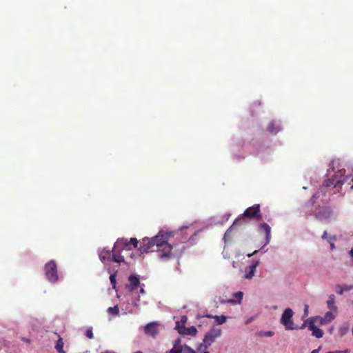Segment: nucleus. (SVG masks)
<instances>
[{
    "instance_id": "17",
    "label": "nucleus",
    "mask_w": 353,
    "mask_h": 353,
    "mask_svg": "<svg viewBox=\"0 0 353 353\" xmlns=\"http://www.w3.org/2000/svg\"><path fill=\"white\" fill-rule=\"evenodd\" d=\"M327 308L333 312L337 311V307L335 305V296L334 294L329 296V299L327 301Z\"/></svg>"
},
{
    "instance_id": "11",
    "label": "nucleus",
    "mask_w": 353,
    "mask_h": 353,
    "mask_svg": "<svg viewBox=\"0 0 353 353\" xmlns=\"http://www.w3.org/2000/svg\"><path fill=\"white\" fill-rule=\"evenodd\" d=\"M123 252V251H122L121 250H120L119 248H116L115 245H114L112 249V260L114 262H116L118 263H121L122 262L125 263L124 255L122 254Z\"/></svg>"
},
{
    "instance_id": "42",
    "label": "nucleus",
    "mask_w": 353,
    "mask_h": 353,
    "mask_svg": "<svg viewBox=\"0 0 353 353\" xmlns=\"http://www.w3.org/2000/svg\"><path fill=\"white\" fill-rule=\"evenodd\" d=\"M229 302H230V303H236V301L230 300V301H229Z\"/></svg>"
},
{
    "instance_id": "10",
    "label": "nucleus",
    "mask_w": 353,
    "mask_h": 353,
    "mask_svg": "<svg viewBox=\"0 0 353 353\" xmlns=\"http://www.w3.org/2000/svg\"><path fill=\"white\" fill-rule=\"evenodd\" d=\"M159 324L157 322H151L148 323L144 328L145 333L153 338L159 334Z\"/></svg>"
},
{
    "instance_id": "3",
    "label": "nucleus",
    "mask_w": 353,
    "mask_h": 353,
    "mask_svg": "<svg viewBox=\"0 0 353 353\" xmlns=\"http://www.w3.org/2000/svg\"><path fill=\"white\" fill-rule=\"evenodd\" d=\"M345 170L340 169L337 173L332 178L325 180L323 182V186L325 188L333 187L334 188H341L349 179V176H344Z\"/></svg>"
},
{
    "instance_id": "2",
    "label": "nucleus",
    "mask_w": 353,
    "mask_h": 353,
    "mask_svg": "<svg viewBox=\"0 0 353 353\" xmlns=\"http://www.w3.org/2000/svg\"><path fill=\"white\" fill-rule=\"evenodd\" d=\"M221 329L217 327H212L204 336L203 343H201L197 349L198 352L207 351V349L212 345L215 340L221 335Z\"/></svg>"
},
{
    "instance_id": "29",
    "label": "nucleus",
    "mask_w": 353,
    "mask_h": 353,
    "mask_svg": "<svg viewBox=\"0 0 353 353\" xmlns=\"http://www.w3.org/2000/svg\"><path fill=\"white\" fill-rule=\"evenodd\" d=\"M181 346L176 347L175 345L172 350H170L169 353H181Z\"/></svg>"
},
{
    "instance_id": "8",
    "label": "nucleus",
    "mask_w": 353,
    "mask_h": 353,
    "mask_svg": "<svg viewBox=\"0 0 353 353\" xmlns=\"http://www.w3.org/2000/svg\"><path fill=\"white\" fill-rule=\"evenodd\" d=\"M243 216L250 219H256L260 220L261 219V214L260 213V205L254 204V205L248 208L244 211Z\"/></svg>"
},
{
    "instance_id": "20",
    "label": "nucleus",
    "mask_w": 353,
    "mask_h": 353,
    "mask_svg": "<svg viewBox=\"0 0 353 353\" xmlns=\"http://www.w3.org/2000/svg\"><path fill=\"white\" fill-rule=\"evenodd\" d=\"M181 353H196L194 350L185 345L181 347ZM200 353H209L208 351L199 352Z\"/></svg>"
},
{
    "instance_id": "4",
    "label": "nucleus",
    "mask_w": 353,
    "mask_h": 353,
    "mask_svg": "<svg viewBox=\"0 0 353 353\" xmlns=\"http://www.w3.org/2000/svg\"><path fill=\"white\" fill-rule=\"evenodd\" d=\"M293 311L291 308H286L283 312L281 318V323L284 326L286 330H294L299 329L294 325L293 321Z\"/></svg>"
},
{
    "instance_id": "30",
    "label": "nucleus",
    "mask_w": 353,
    "mask_h": 353,
    "mask_svg": "<svg viewBox=\"0 0 353 353\" xmlns=\"http://www.w3.org/2000/svg\"><path fill=\"white\" fill-rule=\"evenodd\" d=\"M346 176H349L350 179L345 183H347L348 185H351L350 188L353 189V176H352V174H349V175H347Z\"/></svg>"
},
{
    "instance_id": "18",
    "label": "nucleus",
    "mask_w": 353,
    "mask_h": 353,
    "mask_svg": "<svg viewBox=\"0 0 353 353\" xmlns=\"http://www.w3.org/2000/svg\"><path fill=\"white\" fill-rule=\"evenodd\" d=\"M63 345L64 343L62 338L59 337L55 345V349L58 353H65V352L63 350Z\"/></svg>"
},
{
    "instance_id": "45",
    "label": "nucleus",
    "mask_w": 353,
    "mask_h": 353,
    "mask_svg": "<svg viewBox=\"0 0 353 353\" xmlns=\"http://www.w3.org/2000/svg\"><path fill=\"white\" fill-rule=\"evenodd\" d=\"M134 353H142V352H141V351H137V352H134Z\"/></svg>"
},
{
    "instance_id": "22",
    "label": "nucleus",
    "mask_w": 353,
    "mask_h": 353,
    "mask_svg": "<svg viewBox=\"0 0 353 353\" xmlns=\"http://www.w3.org/2000/svg\"><path fill=\"white\" fill-rule=\"evenodd\" d=\"M319 197V192L315 193L311 199L306 203L307 207H312L314 203L316 202L317 199Z\"/></svg>"
},
{
    "instance_id": "6",
    "label": "nucleus",
    "mask_w": 353,
    "mask_h": 353,
    "mask_svg": "<svg viewBox=\"0 0 353 353\" xmlns=\"http://www.w3.org/2000/svg\"><path fill=\"white\" fill-rule=\"evenodd\" d=\"M45 274L50 282L54 283L58 281L57 265L54 261L51 260L46 264Z\"/></svg>"
},
{
    "instance_id": "33",
    "label": "nucleus",
    "mask_w": 353,
    "mask_h": 353,
    "mask_svg": "<svg viewBox=\"0 0 353 353\" xmlns=\"http://www.w3.org/2000/svg\"><path fill=\"white\" fill-rule=\"evenodd\" d=\"M188 317L186 316H182L181 318V321L179 322V324L181 323V325H184V324L187 322Z\"/></svg>"
},
{
    "instance_id": "31",
    "label": "nucleus",
    "mask_w": 353,
    "mask_h": 353,
    "mask_svg": "<svg viewBox=\"0 0 353 353\" xmlns=\"http://www.w3.org/2000/svg\"><path fill=\"white\" fill-rule=\"evenodd\" d=\"M110 281L112 287L114 288L116 285V276L114 274H111L110 276Z\"/></svg>"
},
{
    "instance_id": "34",
    "label": "nucleus",
    "mask_w": 353,
    "mask_h": 353,
    "mask_svg": "<svg viewBox=\"0 0 353 353\" xmlns=\"http://www.w3.org/2000/svg\"><path fill=\"white\" fill-rule=\"evenodd\" d=\"M330 236L327 235V231H324L323 235L321 236V238L323 239H326L327 241Z\"/></svg>"
},
{
    "instance_id": "39",
    "label": "nucleus",
    "mask_w": 353,
    "mask_h": 353,
    "mask_svg": "<svg viewBox=\"0 0 353 353\" xmlns=\"http://www.w3.org/2000/svg\"><path fill=\"white\" fill-rule=\"evenodd\" d=\"M321 349V347H319L318 349H315L311 352V353H319V350Z\"/></svg>"
},
{
    "instance_id": "7",
    "label": "nucleus",
    "mask_w": 353,
    "mask_h": 353,
    "mask_svg": "<svg viewBox=\"0 0 353 353\" xmlns=\"http://www.w3.org/2000/svg\"><path fill=\"white\" fill-rule=\"evenodd\" d=\"M307 327L308 329L312 331V335L317 339L322 338L323 336V331L321 329L318 328L314 323H313L312 319L305 320L299 329H304Z\"/></svg>"
},
{
    "instance_id": "14",
    "label": "nucleus",
    "mask_w": 353,
    "mask_h": 353,
    "mask_svg": "<svg viewBox=\"0 0 353 353\" xmlns=\"http://www.w3.org/2000/svg\"><path fill=\"white\" fill-rule=\"evenodd\" d=\"M128 280H129L130 284L128 285V287L130 290V291H133L139 286V283H140L139 279L137 278L136 276L130 275L129 276Z\"/></svg>"
},
{
    "instance_id": "5",
    "label": "nucleus",
    "mask_w": 353,
    "mask_h": 353,
    "mask_svg": "<svg viewBox=\"0 0 353 353\" xmlns=\"http://www.w3.org/2000/svg\"><path fill=\"white\" fill-rule=\"evenodd\" d=\"M138 241L136 238H131L130 240L121 238L119 239L114 244L116 248H119L122 251H132L133 248L137 247Z\"/></svg>"
},
{
    "instance_id": "35",
    "label": "nucleus",
    "mask_w": 353,
    "mask_h": 353,
    "mask_svg": "<svg viewBox=\"0 0 353 353\" xmlns=\"http://www.w3.org/2000/svg\"><path fill=\"white\" fill-rule=\"evenodd\" d=\"M274 335V332L272 331H268L265 332L264 336H272Z\"/></svg>"
},
{
    "instance_id": "37",
    "label": "nucleus",
    "mask_w": 353,
    "mask_h": 353,
    "mask_svg": "<svg viewBox=\"0 0 353 353\" xmlns=\"http://www.w3.org/2000/svg\"><path fill=\"white\" fill-rule=\"evenodd\" d=\"M21 341H23V342L27 343H30L31 341L30 339L26 338V337H21Z\"/></svg>"
},
{
    "instance_id": "19",
    "label": "nucleus",
    "mask_w": 353,
    "mask_h": 353,
    "mask_svg": "<svg viewBox=\"0 0 353 353\" xmlns=\"http://www.w3.org/2000/svg\"><path fill=\"white\" fill-rule=\"evenodd\" d=\"M208 317L209 318H213L215 319L216 322L219 324V325H221L223 323H224L225 321H226V316H224V315H221V316H217V315H215V316H212V315H207Z\"/></svg>"
},
{
    "instance_id": "27",
    "label": "nucleus",
    "mask_w": 353,
    "mask_h": 353,
    "mask_svg": "<svg viewBox=\"0 0 353 353\" xmlns=\"http://www.w3.org/2000/svg\"><path fill=\"white\" fill-rule=\"evenodd\" d=\"M243 292H237L233 294V296L236 299V301L239 303L243 298Z\"/></svg>"
},
{
    "instance_id": "38",
    "label": "nucleus",
    "mask_w": 353,
    "mask_h": 353,
    "mask_svg": "<svg viewBox=\"0 0 353 353\" xmlns=\"http://www.w3.org/2000/svg\"><path fill=\"white\" fill-rule=\"evenodd\" d=\"M349 254L350 255V256L353 259V245H352V249L350 250L349 252Z\"/></svg>"
},
{
    "instance_id": "41",
    "label": "nucleus",
    "mask_w": 353,
    "mask_h": 353,
    "mask_svg": "<svg viewBox=\"0 0 353 353\" xmlns=\"http://www.w3.org/2000/svg\"><path fill=\"white\" fill-rule=\"evenodd\" d=\"M101 353H114V352H112V351H108V350H107V351L103 352H101Z\"/></svg>"
},
{
    "instance_id": "44",
    "label": "nucleus",
    "mask_w": 353,
    "mask_h": 353,
    "mask_svg": "<svg viewBox=\"0 0 353 353\" xmlns=\"http://www.w3.org/2000/svg\"><path fill=\"white\" fill-rule=\"evenodd\" d=\"M343 353H348V350L342 351Z\"/></svg>"
},
{
    "instance_id": "23",
    "label": "nucleus",
    "mask_w": 353,
    "mask_h": 353,
    "mask_svg": "<svg viewBox=\"0 0 353 353\" xmlns=\"http://www.w3.org/2000/svg\"><path fill=\"white\" fill-rule=\"evenodd\" d=\"M108 312L110 314H112L113 316H117L119 313V309L118 305H114V307H110L108 308Z\"/></svg>"
},
{
    "instance_id": "43",
    "label": "nucleus",
    "mask_w": 353,
    "mask_h": 353,
    "mask_svg": "<svg viewBox=\"0 0 353 353\" xmlns=\"http://www.w3.org/2000/svg\"><path fill=\"white\" fill-rule=\"evenodd\" d=\"M256 252H257V251H254V252H253V254H255ZM252 255V254H248V256H251Z\"/></svg>"
},
{
    "instance_id": "15",
    "label": "nucleus",
    "mask_w": 353,
    "mask_h": 353,
    "mask_svg": "<svg viewBox=\"0 0 353 353\" xmlns=\"http://www.w3.org/2000/svg\"><path fill=\"white\" fill-rule=\"evenodd\" d=\"M99 259L103 263L109 262L112 259V255L109 250H103L99 253Z\"/></svg>"
},
{
    "instance_id": "26",
    "label": "nucleus",
    "mask_w": 353,
    "mask_h": 353,
    "mask_svg": "<svg viewBox=\"0 0 353 353\" xmlns=\"http://www.w3.org/2000/svg\"><path fill=\"white\" fill-rule=\"evenodd\" d=\"M353 288V286H351L350 288L345 287V288H343L340 285H337L336 286V293L339 294H342L343 293V291L351 290Z\"/></svg>"
},
{
    "instance_id": "1",
    "label": "nucleus",
    "mask_w": 353,
    "mask_h": 353,
    "mask_svg": "<svg viewBox=\"0 0 353 353\" xmlns=\"http://www.w3.org/2000/svg\"><path fill=\"white\" fill-rule=\"evenodd\" d=\"M173 236V232L161 230L153 238L146 237L143 239L139 249L141 253L157 252L159 259L162 260L169 259L172 256V246L168 243V241Z\"/></svg>"
},
{
    "instance_id": "9",
    "label": "nucleus",
    "mask_w": 353,
    "mask_h": 353,
    "mask_svg": "<svg viewBox=\"0 0 353 353\" xmlns=\"http://www.w3.org/2000/svg\"><path fill=\"white\" fill-rule=\"evenodd\" d=\"M176 328L178 332L181 335L196 336L197 330L194 326L185 327V325H179V323L176 322Z\"/></svg>"
},
{
    "instance_id": "12",
    "label": "nucleus",
    "mask_w": 353,
    "mask_h": 353,
    "mask_svg": "<svg viewBox=\"0 0 353 353\" xmlns=\"http://www.w3.org/2000/svg\"><path fill=\"white\" fill-rule=\"evenodd\" d=\"M259 230L265 234V244L269 243L271 239V228L266 223H261L259 225Z\"/></svg>"
},
{
    "instance_id": "40",
    "label": "nucleus",
    "mask_w": 353,
    "mask_h": 353,
    "mask_svg": "<svg viewBox=\"0 0 353 353\" xmlns=\"http://www.w3.org/2000/svg\"><path fill=\"white\" fill-rule=\"evenodd\" d=\"M327 353H343V352L341 351H334V352H328Z\"/></svg>"
},
{
    "instance_id": "21",
    "label": "nucleus",
    "mask_w": 353,
    "mask_h": 353,
    "mask_svg": "<svg viewBox=\"0 0 353 353\" xmlns=\"http://www.w3.org/2000/svg\"><path fill=\"white\" fill-rule=\"evenodd\" d=\"M307 319H312L313 323H314V324L316 323H319V325H323V324L327 323L325 320L323 319V316H316L308 318Z\"/></svg>"
},
{
    "instance_id": "36",
    "label": "nucleus",
    "mask_w": 353,
    "mask_h": 353,
    "mask_svg": "<svg viewBox=\"0 0 353 353\" xmlns=\"http://www.w3.org/2000/svg\"><path fill=\"white\" fill-rule=\"evenodd\" d=\"M308 314V305H305L304 307V316H307Z\"/></svg>"
},
{
    "instance_id": "13",
    "label": "nucleus",
    "mask_w": 353,
    "mask_h": 353,
    "mask_svg": "<svg viewBox=\"0 0 353 353\" xmlns=\"http://www.w3.org/2000/svg\"><path fill=\"white\" fill-rule=\"evenodd\" d=\"M259 265L258 261H254L252 262L251 265H249L245 270V279H252V276L254 275V272L256 271V267Z\"/></svg>"
},
{
    "instance_id": "16",
    "label": "nucleus",
    "mask_w": 353,
    "mask_h": 353,
    "mask_svg": "<svg viewBox=\"0 0 353 353\" xmlns=\"http://www.w3.org/2000/svg\"><path fill=\"white\" fill-rule=\"evenodd\" d=\"M267 130L270 133L276 134L281 130V125L275 121H272L269 123Z\"/></svg>"
},
{
    "instance_id": "25",
    "label": "nucleus",
    "mask_w": 353,
    "mask_h": 353,
    "mask_svg": "<svg viewBox=\"0 0 353 353\" xmlns=\"http://www.w3.org/2000/svg\"><path fill=\"white\" fill-rule=\"evenodd\" d=\"M336 240V238L335 236H330L328 239H327V242L330 245L331 250H333L334 249V248H335L334 242H335Z\"/></svg>"
},
{
    "instance_id": "32",
    "label": "nucleus",
    "mask_w": 353,
    "mask_h": 353,
    "mask_svg": "<svg viewBox=\"0 0 353 353\" xmlns=\"http://www.w3.org/2000/svg\"><path fill=\"white\" fill-rule=\"evenodd\" d=\"M242 222H243V219L242 218H239V219H236L234 223H233V225L230 227V229H231L232 227H234L235 225H238V224H240Z\"/></svg>"
},
{
    "instance_id": "28",
    "label": "nucleus",
    "mask_w": 353,
    "mask_h": 353,
    "mask_svg": "<svg viewBox=\"0 0 353 353\" xmlns=\"http://www.w3.org/2000/svg\"><path fill=\"white\" fill-rule=\"evenodd\" d=\"M85 334L90 339H92L94 337V334H93L92 328L87 329Z\"/></svg>"
},
{
    "instance_id": "24",
    "label": "nucleus",
    "mask_w": 353,
    "mask_h": 353,
    "mask_svg": "<svg viewBox=\"0 0 353 353\" xmlns=\"http://www.w3.org/2000/svg\"><path fill=\"white\" fill-rule=\"evenodd\" d=\"M335 318L334 314L331 312H327L323 316V319L325 320V321L327 323L331 322L332 320H334Z\"/></svg>"
}]
</instances>
